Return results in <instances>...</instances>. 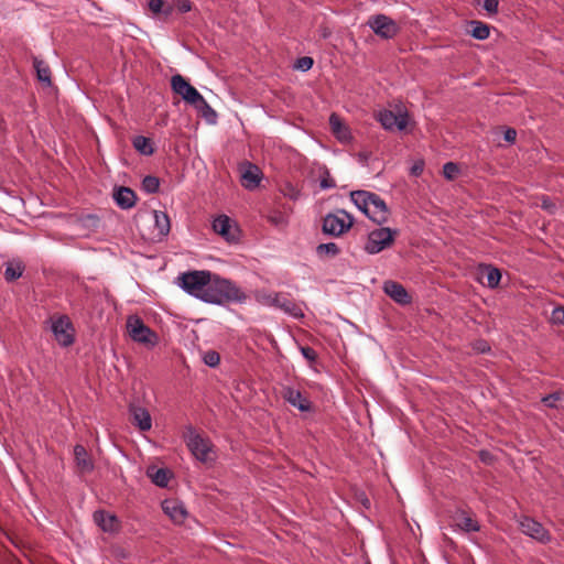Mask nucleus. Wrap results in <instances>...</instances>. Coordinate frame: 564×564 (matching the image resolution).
<instances>
[{
	"instance_id": "1",
	"label": "nucleus",
	"mask_w": 564,
	"mask_h": 564,
	"mask_svg": "<svg viewBox=\"0 0 564 564\" xmlns=\"http://www.w3.org/2000/svg\"><path fill=\"white\" fill-rule=\"evenodd\" d=\"M178 285L189 295L203 302L225 305L230 302H243L246 294L230 280L207 270L188 271L178 278Z\"/></svg>"
},
{
	"instance_id": "2",
	"label": "nucleus",
	"mask_w": 564,
	"mask_h": 564,
	"mask_svg": "<svg viewBox=\"0 0 564 564\" xmlns=\"http://www.w3.org/2000/svg\"><path fill=\"white\" fill-rule=\"evenodd\" d=\"M183 437L186 442V445L191 453L202 463H207L213 460L209 457V453L213 451V444L208 438L203 437L200 434L196 432L194 426L187 425L185 427V432Z\"/></svg>"
},
{
	"instance_id": "3",
	"label": "nucleus",
	"mask_w": 564,
	"mask_h": 564,
	"mask_svg": "<svg viewBox=\"0 0 564 564\" xmlns=\"http://www.w3.org/2000/svg\"><path fill=\"white\" fill-rule=\"evenodd\" d=\"M398 235V229H391L389 227L375 229L368 235L365 250L370 254L379 253L380 251L391 247Z\"/></svg>"
},
{
	"instance_id": "4",
	"label": "nucleus",
	"mask_w": 564,
	"mask_h": 564,
	"mask_svg": "<svg viewBox=\"0 0 564 564\" xmlns=\"http://www.w3.org/2000/svg\"><path fill=\"white\" fill-rule=\"evenodd\" d=\"M127 328L130 337L140 344L155 346L159 341L158 334L144 324L138 315H131L127 321Z\"/></svg>"
},
{
	"instance_id": "5",
	"label": "nucleus",
	"mask_w": 564,
	"mask_h": 564,
	"mask_svg": "<svg viewBox=\"0 0 564 564\" xmlns=\"http://www.w3.org/2000/svg\"><path fill=\"white\" fill-rule=\"evenodd\" d=\"M339 213L347 218L348 221H345L343 218H339L335 214H327L323 218L322 230L325 235L339 237L345 232L349 231L354 226L355 219L354 217L344 209H340Z\"/></svg>"
},
{
	"instance_id": "6",
	"label": "nucleus",
	"mask_w": 564,
	"mask_h": 564,
	"mask_svg": "<svg viewBox=\"0 0 564 564\" xmlns=\"http://www.w3.org/2000/svg\"><path fill=\"white\" fill-rule=\"evenodd\" d=\"M367 25L383 40H390L400 32V26L390 17L379 13L369 18Z\"/></svg>"
},
{
	"instance_id": "7",
	"label": "nucleus",
	"mask_w": 564,
	"mask_h": 564,
	"mask_svg": "<svg viewBox=\"0 0 564 564\" xmlns=\"http://www.w3.org/2000/svg\"><path fill=\"white\" fill-rule=\"evenodd\" d=\"M51 329L54 334L56 341L62 347H69L75 341V328L67 315H61L52 321Z\"/></svg>"
},
{
	"instance_id": "8",
	"label": "nucleus",
	"mask_w": 564,
	"mask_h": 564,
	"mask_svg": "<svg viewBox=\"0 0 564 564\" xmlns=\"http://www.w3.org/2000/svg\"><path fill=\"white\" fill-rule=\"evenodd\" d=\"M171 88L174 94L180 95L188 105L200 100V94L191 85V83L180 74L173 75L171 78Z\"/></svg>"
},
{
	"instance_id": "9",
	"label": "nucleus",
	"mask_w": 564,
	"mask_h": 564,
	"mask_svg": "<svg viewBox=\"0 0 564 564\" xmlns=\"http://www.w3.org/2000/svg\"><path fill=\"white\" fill-rule=\"evenodd\" d=\"M520 530L530 538L546 543L551 540L549 531L538 521L530 517H523L519 521Z\"/></svg>"
},
{
	"instance_id": "10",
	"label": "nucleus",
	"mask_w": 564,
	"mask_h": 564,
	"mask_svg": "<svg viewBox=\"0 0 564 564\" xmlns=\"http://www.w3.org/2000/svg\"><path fill=\"white\" fill-rule=\"evenodd\" d=\"M359 196H366V198L370 200L369 205H372L373 207V210H371L370 220L377 225H383L388 221L390 212L387 204L379 195L375 193H364L357 195V197Z\"/></svg>"
},
{
	"instance_id": "11",
	"label": "nucleus",
	"mask_w": 564,
	"mask_h": 564,
	"mask_svg": "<svg viewBox=\"0 0 564 564\" xmlns=\"http://www.w3.org/2000/svg\"><path fill=\"white\" fill-rule=\"evenodd\" d=\"M378 120L386 130H405L408 126V113L397 115L392 110H381L378 113Z\"/></svg>"
},
{
	"instance_id": "12",
	"label": "nucleus",
	"mask_w": 564,
	"mask_h": 564,
	"mask_svg": "<svg viewBox=\"0 0 564 564\" xmlns=\"http://www.w3.org/2000/svg\"><path fill=\"white\" fill-rule=\"evenodd\" d=\"M241 167H243L241 171L242 186L247 189H253L258 187L262 177L261 170L256 164H252L248 161L243 162Z\"/></svg>"
},
{
	"instance_id": "13",
	"label": "nucleus",
	"mask_w": 564,
	"mask_h": 564,
	"mask_svg": "<svg viewBox=\"0 0 564 564\" xmlns=\"http://www.w3.org/2000/svg\"><path fill=\"white\" fill-rule=\"evenodd\" d=\"M384 293L390 296L394 302L401 305H408L412 302V296L406 289L399 282L386 281L383 284Z\"/></svg>"
},
{
	"instance_id": "14",
	"label": "nucleus",
	"mask_w": 564,
	"mask_h": 564,
	"mask_svg": "<svg viewBox=\"0 0 564 564\" xmlns=\"http://www.w3.org/2000/svg\"><path fill=\"white\" fill-rule=\"evenodd\" d=\"M130 422L138 426L140 431L147 432L152 426V420L149 411L140 405L130 404L129 406Z\"/></svg>"
},
{
	"instance_id": "15",
	"label": "nucleus",
	"mask_w": 564,
	"mask_h": 564,
	"mask_svg": "<svg viewBox=\"0 0 564 564\" xmlns=\"http://www.w3.org/2000/svg\"><path fill=\"white\" fill-rule=\"evenodd\" d=\"M94 521L104 532L115 533L121 528L120 520L117 516L105 510L95 511Z\"/></svg>"
},
{
	"instance_id": "16",
	"label": "nucleus",
	"mask_w": 564,
	"mask_h": 564,
	"mask_svg": "<svg viewBox=\"0 0 564 564\" xmlns=\"http://www.w3.org/2000/svg\"><path fill=\"white\" fill-rule=\"evenodd\" d=\"M213 229L228 242L237 240L236 232L238 229L232 230V220L227 215L216 217L213 221Z\"/></svg>"
},
{
	"instance_id": "17",
	"label": "nucleus",
	"mask_w": 564,
	"mask_h": 564,
	"mask_svg": "<svg viewBox=\"0 0 564 564\" xmlns=\"http://www.w3.org/2000/svg\"><path fill=\"white\" fill-rule=\"evenodd\" d=\"M282 397L291 405L297 408L301 412H308L312 410V402L304 397L299 390L291 387H284L282 390Z\"/></svg>"
},
{
	"instance_id": "18",
	"label": "nucleus",
	"mask_w": 564,
	"mask_h": 564,
	"mask_svg": "<svg viewBox=\"0 0 564 564\" xmlns=\"http://www.w3.org/2000/svg\"><path fill=\"white\" fill-rule=\"evenodd\" d=\"M112 197L121 209H130L134 207L138 199L135 192L127 186H116L113 188Z\"/></svg>"
},
{
	"instance_id": "19",
	"label": "nucleus",
	"mask_w": 564,
	"mask_h": 564,
	"mask_svg": "<svg viewBox=\"0 0 564 564\" xmlns=\"http://www.w3.org/2000/svg\"><path fill=\"white\" fill-rule=\"evenodd\" d=\"M162 509L174 523L181 524L187 517V511L183 503L175 499H165L162 502Z\"/></svg>"
},
{
	"instance_id": "20",
	"label": "nucleus",
	"mask_w": 564,
	"mask_h": 564,
	"mask_svg": "<svg viewBox=\"0 0 564 564\" xmlns=\"http://www.w3.org/2000/svg\"><path fill=\"white\" fill-rule=\"evenodd\" d=\"M479 272L481 276L479 281L481 284L495 289L499 285L501 280V271L491 264H480Z\"/></svg>"
},
{
	"instance_id": "21",
	"label": "nucleus",
	"mask_w": 564,
	"mask_h": 564,
	"mask_svg": "<svg viewBox=\"0 0 564 564\" xmlns=\"http://www.w3.org/2000/svg\"><path fill=\"white\" fill-rule=\"evenodd\" d=\"M329 126L333 134L341 142H347L351 139L349 128L344 123L341 118L333 112L329 116Z\"/></svg>"
},
{
	"instance_id": "22",
	"label": "nucleus",
	"mask_w": 564,
	"mask_h": 564,
	"mask_svg": "<svg viewBox=\"0 0 564 564\" xmlns=\"http://www.w3.org/2000/svg\"><path fill=\"white\" fill-rule=\"evenodd\" d=\"M74 456H75L77 467L83 473H89L94 469L93 460L90 459L87 449L83 445H80V444L75 445Z\"/></svg>"
},
{
	"instance_id": "23",
	"label": "nucleus",
	"mask_w": 564,
	"mask_h": 564,
	"mask_svg": "<svg viewBox=\"0 0 564 564\" xmlns=\"http://www.w3.org/2000/svg\"><path fill=\"white\" fill-rule=\"evenodd\" d=\"M33 66L36 72V77H37L39 82H41L46 87H51L52 86V78H51L52 73H51L48 65L44 61H42L37 57H34Z\"/></svg>"
},
{
	"instance_id": "24",
	"label": "nucleus",
	"mask_w": 564,
	"mask_h": 564,
	"mask_svg": "<svg viewBox=\"0 0 564 564\" xmlns=\"http://www.w3.org/2000/svg\"><path fill=\"white\" fill-rule=\"evenodd\" d=\"M147 474L151 478L152 482L161 488L166 487L170 478L172 477V473L167 468H148Z\"/></svg>"
},
{
	"instance_id": "25",
	"label": "nucleus",
	"mask_w": 564,
	"mask_h": 564,
	"mask_svg": "<svg viewBox=\"0 0 564 564\" xmlns=\"http://www.w3.org/2000/svg\"><path fill=\"white\" fill-rule=\"evenodd\" d=\"M132 145L142 155L150 156L155 152L153 141L144 135H137L132 139Z\"/></svg>"
},
{
	"instance_id": "26",
	"label": "nucleus",
	"mask_w": 564,
	"mask_h": 564,
	"mask_svg": "<svg viewBox=\"0 0 564 564\" xmlns=\"http://www.w3.org/2000/svg\"><path fill=\"white\" fill-rule=\"evenodd\" d=\"M468 25L471 28L468 30V34H470L476 40H486L490 35V26L481 21L478 20H471L468 21Z\"/></svg>"
},
{
	"instance_id": "27",
	"label": "nucleus",
	"mask_w": 564,
	"mask_h": 564,
	"mask_svg": "<svg viewBox=\"0 0 564 564\" xmlns=\"http://www.w3.org/2000/svg\"><path fill=\"white\" fill-rule=\"evenodd\" d=\"M24 264L21 261H9L6 263L4 279L7 282H13L22 276Z\"/></svg>"
},
{
	"instance_id": "28",
	"label": "nucleus",
	"mask_w": 564,
	"mask_h": 564,
	"mask_svg": "<svg viewBox=\"0 0 564 564\" xmlns=\"http://www.w3.org/2000/svg\"><path fill=\"white\" fill-rule=\"evenodd\" d=\"M200 115L204 117L207 122L215 123L217 119L216 111L208 105V102L204 99L203 96H200L199 101H195V104L192 105Z\"/></svg>"
},
{
	"instance_id": "29",
	"label": "nucleus",
	"mask_w": 564,
	"mask_h": 564,
	"mask_svg": "<svg viewBox=\"0 0 564 564\" xmlns=\"http://www.w3.org/2000/svg\"><path fill=\"white\" fill-rule=\"evenodd\" d=\"M155 228L159 230L160 237H165L171 230L170 217L164 212L154 210Z\"/></svg>"
},
{
	"instance_id": "30",
	"label": "nucleus",
	"mask_w": 564,
	"mask_h": 564,
	"mask_svg": "<svg viewBox=\"0 0 564 564\" xmlns=\"http://www.w3.org/2000/svg\"><path fill=\"white\" fill-rule=\"evenodd\" d=\"M364 193H369V192L362 191V189L352 191L350 193V198L354 202V204L358 207V209H360L370 219V216H371V210L369 208L370 200L367 199L366 196L357 197L358 194H364Z\"/></svg>"
},
{
	"instance_id": "31",
	"label": "nucleus",
	"mask_w": 564,
	"mask_h": 564,
	"mask_svg": "<svg viewBox=\"0 0 564 564\" xmlns=\"http://www.w3.org/2000/svg\"><path fill=\"white\" fill-rule=\"evenodd\" d=\"M541 402L550 409H561L564 408L562 404L564 402V391L557 390L554 391L541 399Z\"/></svg>"
},
{
	"instance_id": "32",
	"label": "nucleus",
	"mask_w": 564,
	"mask_h": 564,
	"mask_svg": "<svg viewBox=\"0 0 564 564\" xmlns=\"http://www.w3.org/2000/svg\"><path fill=\"white\" fill-rule=\"evenodd\" d=\"M274 304L284 310L286 313H290L292 316H303L301 308L295 303L285 297L276 295L274 299Z\"/></svg>"
},
{
	"instance_id": "33",
	"label": "nucleus",
	"mask_w": 564,
	"mask_h": 564,
	"mask_svg": "<svg viewBox=\"0 0 564 564\" xmlns=\"http://www.w3.org/2000/svg\"><path fill=\"white\" fill-rule=\"evenodd\" d=\"M457 525L466 532H476L479 530L478 522L464 512L457 517Z\"/></svg>"
},
{
	"instance_id": "34",
	"label": "nucleus",
	"mask_w": 564,
	"mask_h": 564,
	"mask_svg": "<svg viewBox=\"0 0 564 564\" xmlns=\"http://www.w3.org/2000/svg\"><path fill=\"white\" fill-rule=\"evenodd\" d=\"M142 189L149 194L158 193L160 189V178L153 175H147L142 180Z\"/></svg>"
},
{
	"instance_id": "35",
	"label": "nucleus",
	"mask_w": 564,
	"mask_h": 564,
	"mask_svg": "<svg viewBox=\"0 0 564 564\" xmlns=\"http://www.w3.org/2000/svg\"><path fill=\"white\" fill-rule=\"evenodd\" d=\"M268 221L278 228H285L289 223L288 216L280 210L272 212L268 216Z\"/></svg>"
},
{
	"instance_id": "36",
	"label": "nucleus",
	"mask_w": 564,
	"mask_h": 564,
	"mask_svg": "<svg viewBox=\"0 0 564 564\" xmlns=\"http://www.w3.org/2000/svg\"><path fill=\"white\" fill-rule=\"evenodd\" d=\"M316 252L318 256H323L325 253L330 257H336L340 253V249L335 242H327L318 245Z\"/></svg>"
},
{
	"instance_id": "37",
	"label": "nucleus",
	"mask_w": 564,
	"mask_h": 564,
	"mask_svg": "<svg viewBox=\"0 0 564 564\" xmlns=\"http://www.w3.org/2000/svg\"><path fill=\"white\" fill-rule=\"evenodd\" d=\"M460 173L458 163L447 162L443 165V175L448 181H454Z\"/></svg>"
},
{
	"instance_id": "38",
	"label": "nucleus",
	"mask_w": 564,
	"mask_h": 564,
	"mask_svg": "<svg viewBox=\"0 0 564 564\" xmlns=\"http://www.w3.org/2000/svg\"><path fill=\"white\" fill-rule=\"evenodd\" d=\"M205 365L215 368L220 362V355L216 350H208L203 358Z\"/></svg>"
},
{
	"instance_id": "39",
	"label": "nucleus",
	"mask_w": 564,
	"mask_h": 564,
	"mask_svg": "<svg viewBox=\"0 0 564 564\" xmlns=\"http://www.w3.org/2000/svg\"><path fill=\"white\" fill-rule=\"evenodd\" d=\"M319 186L322 189H328L336 186V183L332 178L330 173L326 166L323 169V176L321 178Z\"/></svg>"
},
{
	"instance_id": "40",
	"label": "nucleus",
	"mask_w": 564,
	"mask_h": 564,
	"mask_svg": "<svg viewBox=\"0 0 564 564\" xmlns=\"http://www.w3.org/2000/svg\"><path fill=\"white\" fill-rule=\"evenodd\" d=\"M314 65V59L310 56H303L296 59L294 67L302 72L310 70Z\"/></svg>"
},
{
	"instance_id": "41",
	"label": "nucleus",
	"mask_w": 564,
	"mask_h": 564,
	"mask_svg": "<svg viewBox=\"0 0 564 564\" xmlns=\"http://www.w3.org/2000/svg\"><path fill=\"white\" fill-rule=\"evenodd\" d=\"M164 0H149V10L155 15L160 17L161 11L164 10Z\"/></svg>"
},
{
	"instance_id": "42",
	"label": "nucleus",
	"mask_w": 564,
	"mask_h": 564,
	"mask_svg": "<svg viewBox=\"0 0 564 564\" xmlns=\"http://www.w3.org/2000/svg\"><path fill=\"white\" fill-rule=\"evenodd\" d=\"M174 9L176 8L180 13H186L192 10L191 0H174Z\"/></svg>"
},
{
	"instance_id": "43",
	"label": "nucleus",
	"mask_w": 564,
	"mask_h": 564,
	"mask_svg": "<svg viewBox=\"0 0 564 564\" xmlns=\"http://www.w3.org/2000/svg\"><path fill=\"white\" fill-rule=\"evenodd\" d=\"M551 319L554 324H563L564 323V307H562V306L555 307L552 312Z\"/></svg>"
},
{
	"instance_id": "44",
	"label": "nucleus",
	"mask_w": 564,
	"mask_h": 564,
	"mask_svg": "<svg viewBox=\"0 0 564 564\" xmlns=\"http://www.w3.org/2000/svg\"><path fill=\"white\" fill-rule=\"evenodd\" d=\"M499 0H484V9L489 14L498 13Z\"/></svg>"
},
{
	"instance_id": "45",
	"label": "nucleus",
	"mask_w": 564,
	"mask_h": 564,
	"mask_svg": "<svg viewBox=\"0 0 564 564\" xmlns=\"http://www.w3.org/2000/svg\"><path fill=\"white\" fill-rule=\"evenodd\" d=\"M301 352L311 362L317 359V352L310 346L301 347Z\"/></svg>"
},
{
	"instance_id": "46",
	"label": "nucleus",
	"mask_w": 564,
	"mask_h": 564,
	"mask_svg": "<svg viewBox=\"0 0 564 564\" xmlns=\"http://www.w3.org/2000/svg\"><path fill=\"white\" fill-rule=\"evenodd\" d=\"M541 207L550 214H554L556 209L555 203H553L552 199L547 196H543Z\"/></svg>"
},
{
	"instance_id": "47",
	"label": "nucleus",
	"mask_w": 564,
	"mask_h": 564,
	"mask_svg": "<svg viewBox=\"0 0 564 564\" xmlns=\"http://www.w3.org/2000/svg\"><path fill=\"white\" fill-rule=\"evenodd\" d=\"M173 11H174V3L169 4V3L164 2V10L161 11L160 17H158V18L167 20L170 18V15L173 13Z\"/></svg>"
},
{
	"instance_id": "48",
	"label": "nucleus",
	"mask_w": 564,
	"mask_h": 564,
	"mask_svg": "<svg viewBox=\"0 0 564 564\" xmlns=\"http://www.w3.org/2000/svg\"><path fill=\"white\" fill-rule=\"evenodd\" d=\"M503 139L509 142V143H513L517 139V131L516 129L513 128H507L505 133H503Z\"/></svg>"
},
{
	"instance_id": "49",
	"label": "nucleus",
	"mask_w": 564,
	"mask_h": 564,
	"mask_svg": "<svg viewBox=\"0 0 564 564\" xmlns=\"http://www.w3.org/2000/svg\"><path fill=\"white\" fill-rule=\"evenodd\" d=\"M423 170H424V162L417 161L411 167V175L420 176L422 174Z\"/></svg>"
},
{
	"instance_id": "50",
	"label": "nucleus",
	"mask_w": 564,
	"mask_h": 564,
	"mask_svg": "<svg viewBox=\"0 0 564 564\" xmlns=\"http://www.w3.org/2000/svg\"><path fill=\"white\" fill-rule=\"evenodd\" d=\"M85 221L88 224V226L96 227L99 224V217L96 215H87L85 217Z\"/></svg>"
},
{
	"instance_id": "51",
	"label": "nucleus",
	"mask_w": 564,
	"mask_h": 564,
	"mask_svg": "<svg viewBox=\"0 0 564 564\" xmlns=\"http://www.w3.org/2000/svg\"><path fill=\"white\" fill-rule=\"evenodd\" d=\"M479 457L484 463H490L492 458L491 454L488 451H481L479 453Z\"/></svg>"
},
{
	"instance_id": "52",
	"label": "nucleus",
	"mask_w": 564,
	"mask_h": 564,
	"mask_svg": "<svg viewBox=\"0 0 564 564\" xmlns=\"http://www.w3.org/2000/svg\"><path fill=\"white\" fill-rule=\"evenodd\" d=\"M359 500L361 501L364 507H366L367 509L370 508V500L365 496V494L360 495Z\"/></svg>"
},
{
	"instance_id": "53",
	"label": "nucleus",
	"mask_w": 564,
	"mask_h": 564,
	"mask_svg": "<svg viewBox=\"0 0 564 564\" xmlns=\"http://www.w3.org/2000/svg\"><path fill=\"white\" fill-rule=\"evenodd\" d=\"M481 352H485L487 350H489L490 348L487 346L486 348H478Z\"/></svg>"
},
{
	"instance_id": "54",
	"label": "nucleus",
	"mask_w": 564,
	"mask_h": 564,
	"mask_svg": "<svg viewBox=\"0 0 564 564\" xmlns=\"http://www.w3.org/2000/svg\"><path fill=\"white\" fill-rule=\"evenodd\" d=\"M486 347H487V344L486 343H481L479 348H486Z\"/></svg>"
}]
</instances>
